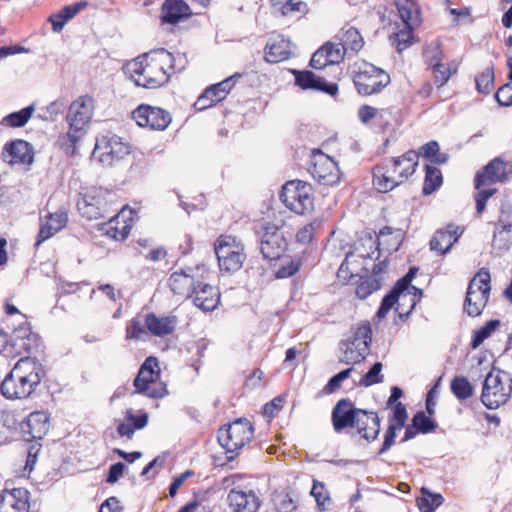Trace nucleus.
Here are the masks:
<instances>
[{
  "label": "nucleus",
  "mask_w": 512,
  "mask_h": 512,
  "mask_svg": "<svg viewBox=\"0 0 512 512\" xmlns=\"http://www.w3.org/2000/svg\"><path fill=\"white\" fill-rule=\"evenodd\" d=\"M191 16L190 7L183 0H165L161 8L163 23L176 24Z\"/></svg>",
  "instance_id": "obj_36"
},
{
  "label": "nucleus",
  "mask_w": 512,
  "mask_h": 512,
  "mask_svg": "<svg viewBox=\"0 0 512 512\" xmlns=\"http://www.w3.org/2000/svg\"><path fill=\"white\" fill-rule=\"evenodd\" d=\"M463 234V229L454 224H448L446 228L438 230L430 240V249L440 255L446 254L459 237Z\"/></svg>",
  "instance_id": "obj_27"
},
{
  "label": "nucleus",
  "mask_w": 512,
  "mask_h": 512,
  "mask_svg": "<svg viewBox=\"0 0 512 512\" xmlns=\"http://www.w3.org/2000/svg\"><path fill=\"white\" fill-rule=\"evenodd\" d=\"M272 13L276 16L300 19L309 12V7L302 0H270Z\"/></svg>",
  "instance_id": "obj_31"
},
{
  "label": "nucleus",
  "mask_w": 512,
  "mask_h": 512,
  "mask_svg": "<svg viewBox=\"0 0 512 512\" xmlns=\"http://www.w3.org/2000/svg\"><path fill=\"white\" fill-rule=\"evenodd\" d=\"M422 497L417 499V506L420 512H434L444 502L439 493H431L427 488L421 489Z\"/></svg>",
  "instance_id": "obj_43"
},
{
  "label": "nucleus",
  "mask_w": 512,
  "mask_h": 512,
  "mask_svg": "<svg viewBox=\"0 0 512 512\" xmlns=\"http://www.w3.org/2000/svg\"><path fill=\"white\" fill-rule=\"evenodd\" d=\"M310 494L315 498L317 509L320 512L325 511L327 503H330L331 499L324 484L318 480H313V486Z\"/></svg>",
  "instance_id": "obj_53"
},
{
  "label": "nucleus",
  "mask_w": 512,
  "mask_h": 512,
  "mask_svg": "<svg viewBox=\"0 0 512 512\" xmlns=\"http://www.w3.org/2000/svg\"><path fill=\"white\" fill-rule=\"evenodd\" d=\"M383 280L384 278H372L371 276L361 277L355 288L356 296L362 300L366 299L381 288Z\"/></svg>",
  "instance_id": "obj_45"
},
{
  "label": "nucleus",
  "mask_w": 512,
  "mask_h": 512,
  "mask_svg": "<svg viewBox=\"0 0 512 512\" xmlns=\"http://www.w3.org/2000/svg\"><path fill=\"white\" fill-rule=\"evenodd\" d=\"M339 49L341 60L356 56L364 46V39L357 28L344 26L330 41Z\"/></svg>",
  "instance_id": "obj_21"
},
{
  "label": "nucleus",
  "mask_w": 512,
  "mask_h": 512,
  "mask_svg": "<svg viewBox=\"0 0 512 512\" xmlns=\"http://www.w3.org/2000/svg\"><path fill=\"white\" fill-rule=\"evenodd\" d=\"M254 436L252 423L239 418L218 430V442L225 449L227 460L232 461L239 451L248 444Z\"/></svg>",
  "instance_id": "obj_6"
},
{
  "label": "nucleus",
  "mask_w": 512,
  "mask_h": 512,
  "mask_svg": "<svg viewBox=\"0 0 512 512\" xmlns=\"http://www.w3.org/2000/svg\"><path fill=\"white\" fill-rule=\"evenodd\" d=\"M214 251L220 271L236 272L242 268L246 259L243 245L232 236L221 235L214 244Z\"/></svg>",
  "instance_id": "obj_11"
},
{
  "label": "nucleus",
  "mask_w": 512,
  "mask_h": 512,
  "mask_svg": "<svg viewBox=\"0 0 512 512\" xmlns=\"http://www.w3.org/2000/svg\"><path fill=\"white\" fill-rule=\"evenodd\" d=\"M158 375L159 367L157 358L152 356L147 357L134 379L135 391L133 393H143L148 390V386L154 382Z\"/></svg>",
  "instance_id": "obj_33"
},
{
  "label": "nucleus",
  "mask_w": 512,
  "mask_h": 512,
  "mask_svg": "<svg viewBox=\"0 0 512 512\" xmlns=\"http://www.w3.org/2000/svg\"><path fill=\"white\" fill-rule=\"evenodd\" d=\"M352 428L368 442L375 441L380 433V419L376 412L364 409L358 410Z\"/></svg>",
  "instance_id": "obj_25"
},
{
  "label": "nucleus",
  "mask_w": 512,
  "mask_h": 512,
  "mask_svg": "<svg viewBox=\"0 0 512 512\" xmlns=\"http://www.w3.org/2000/svg\"><path fill=\"white\" fill-rule=\"evenodd\" d=\"M415 273L416 268L411 267L408 273L400 278L393 288L384 296L376 313L378 318H385L398 301H405L406 298H410V284Z\"/></svg>",
  "instance_id": "obj_19"
},
{
  "label": "nucleus",
  "mask_w": 512,
  "mask_h": 512,
  "mask_svg": "<svg viewBox=\"0 0 512 512\" xmlns=\"http://www.w3.org/2000/svg\"><path fill=\"white\" fill-rule=\"evenodd\" d=\"M372 342V329L370 323L360 325L355 329L351 339L340 343L343 357L340 359L345 364H356L363 361L370 350Z\"/></svg>",
  "instance_id": "obj_10"
},
{
  "label": "nucleus",
  "mask_w": 512,
  "mask_h": 512,
  "mask_svg": "<svg viewBox=\"0 0 512 512\" xmlns=\"http://www.w3.org/2000/svg\"><path fill=\"white\" fill-rule=\"evenodd\" d=\"M147 331L153 336L164 337L172 334L178 323L175 315L157 316L155 313H147L144 316Z\"/></svg>",
  "instance_id": "obj_28"
},
{
  "label": "nucleus",
  "mask_w": 512,
  "mask_h": 512,
  "mask_svg": "<svg viewBox=\"0 0 512 512\" xmlns=\"http://www.w3.org/2000/svg\"><path fill=\"white\" fill-rule=\"evenodd\" d=\"M280 198L292 212L304 215L312 211L314 197L312 186L302 180H290L282 187Z\"/></svg>",
  "instance_id": "obj_9"
},
{
  "label": "nucleus",
  "mask_w": 512,
  "mask_h": 512,
  "mask_svg": "<svg viewBox=\"0 0 512 512\" xmlns=\"http://www.w3.org/2000/svg\"><path fill=\"white\" fill-rule=\"evenodd\" d=\"M426 174L423 185V194L429 195L436 191L442 185V174L441 171L430 165L425 166Z\"/></svg>",
  "instance_id": "obj_46"
},
{
  "label": "nucleus",
  "mask_w": 512,
  "mask_h": 512,
  "mask_svg": "<svg viewBox=\"0 0 512 512\" xmlns=\"http://www.w3.org/2000/svg\"><path fill=\"white\" fill-rule=\"evenodd\" d=\"M399 430H401V428L388 423V428L384 433V441L378 450L377 455L386 453L395 444L397 431Z\"/></svg>",
  "instance_id": "obj_60"
},
{
  "label": "nucleus",
  "mask_w": 512,
  "mask_h": 512,
  "mask_svg": "<svg viewBox=\"0 0 512 512\" xmlns=\"http://www.w3.org/2000/svg\"><path fill=\"white\" fill-rule=\"evenodd\" d=\"M240 474H231L223 478L225 488L233 486L228 495L227 502L233 512H257L262 504L259 490L251 483L240 484Z\"/></svg>",
  "instance_id": "obj_5"
},
{
  "label": "nucleus",
  "mask_w": 512,
  "mask_h": 512,
  "mask_svg": "<svg viewBox=\"0 0 512 512\" xmlns=\"http://www.w3.org/2000/svg\"><path fill=\"white\" fill-rule=\"evenodd\" d=\"M4 310L7 315L4 323L8 329L16 327L17 325H23L28 322L27 316L21 313L13 304L6 302L4 305Z\"/></svg>",
  "instance_id": "obj_51"
},
{
  "label": "nucleus",
  "mask_w": 512,
  "mask_h": 512,
  "mask_svg": "<svg viewBox=\"0 0 512 512\" xmlns=\"http://www.w3.org/2000/svg\"><path fill=\"white\" fill-rule=\"evenodd\" d=\"M76 205L79 213L88 220L105 218L107 202L101 189L93 187L79 194Z\"/></svg>",
  "instance_id": "obj_18"
},
{
  "label": "nucleus",
  "mask_w": 512,
  "mask_h": 512,
  "mask_svg": "<svg viewBox=\"0 0 512 512\" xmlns=\"http://www.w3.org/2000/svg\"><path fill=\"white\" fill-rule=\"evenodd\" d=\"M19 429L24 441L41 440L48 432L49 416L44 411H34L20 423Z\"/></svg>",
  "instance_id": "obj_22"
},
{
  "label": "nucleus",
  "mask_w": 512,
  "mask_h": 512,
  "mask_svg": "<svg viewBox=\"0 0 512 512\" xmlns=\"http://www.w3.org/2000/svg\"><path fill=\"white\" fill-rule=\"evenodd\" d=\"M291 54L290 40L280 35L271 38L265 47V60L269 63H279L287 60Z\"/></svg>",
  "instance_id": "obj_34"
},
{
  "label": "nucleus",
  "mask_w": 512,
  "mask_h": 512,
  "mask_svg": "<svg viewBox=\"0 0 512 512\" xmlns=\"http://www.w3.org/2000/svg\"><path fill=\"white\" fill-rule=\"evenodd\" d=\"M418 166V154L409 150L400 157H391L373 168V184L381 193H387L412 176Z\"/></svg>",
  "instance_id": "obj_4"
},
{
  "label": "nucleus",
  "mask_w": 512,
  "mask_h": 512,
  "mask_svg": "<svg viewBox=\"0 0 512 512\" xmlns=\"http://www.w3.org/2000/svg\"><path fill=\"white\" fill-rule=\"evenodd\" d=\"M494 68L487 67L481 74L475 78L476 89L479 93L489 94L494 87Z\"/></svg>",
  "instance_id": "obj_52"
},
{
  "label": "nucleus",
  "mask_w": 512,
  "mask_h": 512,
  "mask_svg": "<svg viewBox=\"0 0 512 512\" xmlns=\"http://www.w3.org/2000/svg\"><path fill=\"white\" fill-rule=\"evenodd\" d=\"M341 61L339 49L328 41L312 55L310 66L314 69H323L328 65L339 64Z\"/></svg>",
  "instance_id": "obj_35"
},
{
  "label": "nucleus",
  "mask_w": 512,
  "mask_h": 512,
  "mask_svg": "<svg viewBox=\"0 0 512 512\" xmlns=\"http://www.w3.org/2000/svg\"><path fill=\"white\" fill-rule=\"evenodd\" d=\"M27 490L15 488L0 494V512H28Z\"/></svg>",
  "instance_id": "obj_30"
},
{
  "label": "nucleus",
  "mask_w": 512,
  "mask_h": 512,
  "mask_svg": "<svg viewBox=\"0 0 512 512\" xmlns=\"http://www.w3.org/2000/svg\"><path fill=\"white\" fill-rule=\"evenodd\" d=\"M401 241V230H394L390 226H385L382 229H380L378 236L376 239H372V237H369L368 242L370 247H375V251H372L371 253L361 254V257L363 258H373V255L375 252H377L376 259L380 256V247L383 246V249L387 250L388 252L391 251H397L400 245Z\"/></svg>",
  "instance_id": "obj_26"
},
{
  "label": "nucleus",
  "mask_w": 512,
  "mask_h": 512,
  "mask_svg": "<svg viewBox=\"0 0 512 512\" xmlns=\"http://www.w3.org/2000/svg\"><path fill=\"white\" fill-rule=\"evenodd\" d=\"M418 154V158L420 156L429 160L433 164L442 165L448 162L449 155L447 153L440 152L439 143L435 140H432L419 148V151H416Z\"/></svg>",
  "instance_id": "obj_39"
},
{
  "label": "nucleus",
  "mask_w": 512,
  "mask_h": 512,
  "mask_svg": "<svg viewBox=\"0 0 512 512\" xmlns=\"http://www.w3.org/2000/svg\"><path fill=\"white\" fill-rule=\"evenodd\" d=\"M186 64L187 59L184 55L175 56L160 48L127 62L124 71L136 86L156 89L165 85L172 73L182 71Z\"/></svg>",
  "instance_id": "obj_1"
},
{
  "label": "nucleus",
  "mask_w": 512,
  "mask_h": 512,
  "mask_svg": "<svg viewBox=\"0 0 512 512\" xmlns=\"http://www.w3.org/2000/svg\"><path fill=\"white\" fill-rule=\"evenodd\" d=\"M359 408L347 398L340 399L333 407L331 422L335 432L340 433L346 428H352Z\"/></svg>",
  "instance_id": "obj_24"
},
{
  "label": "nucleus",
  "mask_w": 512,
  "mask_h": 512,
  "mask_svg": "<svg viewBox=\"0 0 512 512\" xmlns=\"http://www.w3.org/2000/svg\"><path fill=\"white\" fill-rule=\"evenodd\" d=\"M419 25H404V28L394 34V44L399 52L412 44L413 30Z\"/></svg>",
  "instance_id": "obj_54"
},
{
  "label": "nucleus",
  "mask_w": 512,
  "mask_h": 512,
  "mask_svg": "<svg viewBox=\"0 0 512 512\" xmlns=\"http://www.w3.org/2000/svg\"><path fill=\"white\" fill-rule=\"evenodd\" d=\"M434 82L438 87L443 86L451 77L452 71L449 66L441 63L431 68Z\"/></svg>",
  "instance_id": "obj_61"
},
{
  "label": "nucleus",
  "mask_w": 512,
  "mask_h": 512,
  "mask_svg": "<svg viewBox=\"0 0 512 512\" xmlns=\"http://www.w3.org/2000/svg\"><path fill=\"white\" fill-rule=\"evenodd\" d=\"M423 55L425 63L429 66V68L442 63L443 51L441 50L438 43H431L430 45H427L424 49Z\"/></svg>",
  "instance_id": "obj_57"
},
{
  "label": "nucleus",
  "mask_w": 512,
  "mask_h": 512,
  "mask_svg": "<svg viewBox=\"0 0 512 512\" xmlns=\"http://www.w3.org/2000/svg\"><path fill=\"white\" fill-rule=\"evenodd\" d=\"M34 111L35 105L31 104L17 112H12L5 116L1 124L14 128L23 127L30 120Z\"/></svg>",
  "instance_id": "obj_42"
},
{
  "label": "nucleus",
  "mask_w": 512,
  "mask_h": 512,
  "mask_svg": "<svg viewBox=\"0 0 512 512\" xmlns=\"http://www.w3.org/2000/svg\"><path fill=\"white\" fill-rule=\"evenodd\" d=\"M130 154V146L117 135L98 137L93 150V157L103 166H113Z\"/></svg>",
  "instance_id": "obj_13"
},
{
  "label": "nucleus",
  "mask_w": 512,
  "mask_h": 512,
  "mask_svg": "<svg viewBox=\"0 0 512 512\" xmlns=\"http://www.w3.org/2000/svg\"><path fill=\"white\" fill-rule=\"evenodd\" d=\"M242 77V74L235 73L228 78L224 79L223 81L213 84L206 89H211L212 91L210 94V97L213 98L212 101H215L216 103H219L220 101L224 100L227 96V94L231 91V89L234 87L236 81Z\"/></svg>",
  "instance_id": "obj_40"
},
{
  "label": "nucleus",
  "mask_w": 512,
  "mask_h": 512,
  "mask_svg": "<svg viewBox=\"0 0 512 512\" xmlns=\"http://www.w3.org/2000/svg\"><path fill=\"white\" fill-rule=\"evenodd\" d=\"M323 221L315 218L310 223L304 225L296 233V241L300 244H309L314 239L315 233L322 227Z\"/></svg>",
  "instance_id": "obj_49"
},
{
  "label": "nucleus",
  "mask_w": 512,
  "mask_h": 512,
  "mask_svg": "<svg viewBox=\"0 0 512 512\" xmlns=\"http://www.w3.org/2000/svg\"><path fill=\"white\" fill-rule=\"evenodd\" d=\"M353 82L360 95L369 96L386 87L390 83V76L384 70L363 62L354 73Z\"/></svg>",
  "instance_id": "obj_12"
},
{
  "label": "nucleus",
  "mask_w": 512,
  "mask_h": 512,
  "mask_svg": "<svg viewBox=\"0 0 512 512\" xmlns=\"http://www.w3.org/2000/svg\"><path fill=\"white\" fill-rule=\"evenodd\" d=\"M412 423L422 434L433 432L437 428L436 422L431 419L430 415L426 416L422 411L417 412L413 416Z\"/></svg>",
  "instance_id": "obj_56"
},
{
  "label": "nucleus",
  "mask_w": 512,
  "mask_h": 512,
  "mask_svg": "<svg viewBox=\"0 0 512 512\" xmlns=\"http://www.w3.org/2000/svg\"><path fill=\"white\" fill-rule=\"evenodd\" d=\"M193 303L203 311H213L220 302L218 289L210 284L198 283L193 290Z\"/></svg>",
  "instance_id": "obj_29"
},
{
  "label": "nucleus",
  "mask_w": 512,
  "mask_h": 512,
  "mask_svg": "<svg viewBox=\"0 0 512 512\" xmlns=\"http://www.w3.org/2000/svg\"><path fill=\"white\" fill-rule=\"evenodd\" d=\"M495 99L501 106L512 105V84L507 83L501 86L495 93Z\"/></svg>",
  "instance_id": "obj_63"
},
{
  "label": "nucleus",
  "mask_w": 512,
  "mask_h": 512,
  "mask_svg": "<svg viewBox=\"0 0 512 512\" xmlns=\"http://www.w3.org/2000/svg\"><path fill=\"white\" fill-rule=\"evenodd\" d=\"M491 276L487 269H480L470 280L463 303V312L470 317L480 316L490 297Z\"/></svg>",
  "instance_id": "obj_8"
},
{
  "label": "nucleus",
  "mask_w": 512,
  "mask_h": 512,
  "mask_svg": "<svg viewBox=\"0 0 512 512\" xmlns=\"http://www.w3.org/2000/svg\"><path fill=\"white\" fill-rule=\"evenodd\" d=\"M382 368L383 366L381 362L374 363L369 371L363 375L359 385L369 387L374 384L382 383L384 380V376L381 374Z\"/></svg>",
  "instance_id": "obj_55"
},
{
  "label": "nucleus",
  "mask_w": 512,
  "mask_h": 512,
  "mask_svg": "<svg viewBox=\"0 0 512 512\" xmlns=\"http://www.w3.org/2000/svg\"><path fill=\"white\" fill-rule=\"evenodd\" d=\"M132 118L138 126L157 131L165 130L172 121L168 111L147 104L139 105L132 112Z\"/></svg>",
  "instance_id": "obj_17"
},
{
  "label": "nucleus",
  "mask_w": 512,
  "mask_h": 512,
  "mask_svg": "<svg viewBox=\"0 0 512 512\" xmlns=\"http://www.w3.org/2000/svg\"><path fill=\"white\" fill-rule=\"evenodd\" d=\"M46 371L35 357H21L0 383V393L8 400H22L32 396L40 386Z\"/></svg>",
  "instance_id": "obj_2"
},
{
  "label": "nucleus",
  "mask_w": 512,
  "mask_h": 512,
  "mask_svg": "<svg viewBox=\"0 0 512 512\" xmlns=\"http://www.w3.org/2000/svg\"><path fill=\"white\" fill-rule=\"evenodd\" d=\"M4 155L10 157L9 163L11 164H31L33 162L32 147L24 140L6 143Z\"/></svg>",
  "instance_id": "obj_37"
},
{
  "label": "nucleus",
  "mask_w": 512,
  "mask_h": 512,
  "mask_svg": "<svg viewBox=\"0 0 512 512\" xmlns=\"http://www.w3.org/2000/svg\"><path fill=\"white\" fill-rule=\"evenodd\" d=\"M295 83L303 90H316L324 92L330 96L338 93V85L336 83H328L323 77L315 75L312 71L293 70Z\"/></svg>",
  "instance_id": "obj_23"
},
{
  "label": "nucleus",
  "mask_w": 512,
  "mask_h": 512,
  "mask_svg": "<svg viewBox=\"0 0 512 512\" xmlns=\"http://www.w3.org/2000/svg\"><path fill=\"white\" fill-rule=\"evenodd\" d=\"M312 166L309 171L320 184L333 186L340 180V170L337 162L320 150L313 152Z\"/></svg>",
  "instance_id": "obj_16"
},
{
  "label": "nucleus",
  "mask_w": 512,
  "mask_h": 512,
  "mask_svg": "<svg viewBox=\"0 0 512 512\" xmlns=\"http://www.w3.org/2000/svg\"><path fill=\"white\" fill-rule=\"evenodd\" d=\"M421 295L422 290L410 284V298H406L405 301H398L396 303L397 306L395 307V310L399 312L400 317H407L410 314Z\"/></svg>",
  "instance_id": "obj_48"
},
{
  "label": "nucleus",
  "mask_w": 512,
  "mask_h": 512,
  "mask_svg": "<svg viewBox=\"0 0 512 512\" xmlns=\"http://www.w3.org/2000/svg\"><path fill=\"white\" fill-rule=\"evenodd\" d=\"M512 394V377L502 370H492L485 377L481 402L488 409L505 404Z\"/></svg>",
  "instance_id": "obj_7"
},
{
  "label": "nucleus",
  "mask_w": 512,
  "mask_h": 512,
  "mask_svg": "<svg viewBox=\"0 0 512 512\" xmlns=\"http://www.w3.org/2000/svg\"><path fill=\"white\" fill-rule=\"evenodd\" d=\"M408 419L406 406L397 402L393 407L392 416L389 418L388 423L395 425L399 428H404Z\"/></svg>",
  "instance_id": "obj_59"
},
{
  "label": "nucleus",
  "mask_w": 512,
  "mask_h": 512,
  "mask_svg": "<svg viewBox=\"0 0 512 512\" xmlns=\"http://www.w3.org/2000/svg\"><path fill=\"white\" fill-rule=\"evenodd\" d=\"M42 341L40 336L33 332L29 321L23 325L11 328L9 351L10 356L33 355L40 352Z\"/></svg>",
  "instance_id": "obj_14"
},
{
  "label": "nucleus",
  "mask_w": 512,
  "mask_h": 512,
  "mask_svg": "<svg viewBox=\"0 0 512 512\" xmlns=\"http://www.w3.org/2000/svg\"><path fill=\"white\" fill-rule=\"evenodd\" d=\"M498 326H500L499 320L495 319L488 321L480 329L474 331L470 346L473 349L479 347L484 342V340L487 339L492 334V332L496 330Z\"/></svg>",
  "instance_id": "obj_50"
},
{
  "label": "nucleus",
  "mask_w": 512,
  "mask_h": 512,
  "mask_svg": "<svg viewBox=\"0 0 512 512\" xmlns=\"http://www.w3.org/2000/svg\"><path fill=\"white\" fill-rule=\"evenodd\" d=\"M93 114L94 99L89 95H81L69 105L65 117L68 131L59 135L56 142L66 155H75L77 144L86 135Z\"/></svg>",
  "instance_id": "obj_3"
},
{
  "label": "nucleus",
  "mask_w": 512,
  "mask_h": 512,
  "mask_svg": "<svg viewBox=\"0 0 512 512\" xmlns=\"http://www.w3.org/2000/svg\"><path fill=\"white\" fill-rule=\"evenodd\" d=\"M450 390L460 402L474 394V387L465 376H455L450 382Z\"/></svg>",
  "instance_id": "obj_41"
},
{
  "label": "nucleus",
  "mask_w": 512,
  "mask_h": 512,
  "mask_svg": "<svg viewBox=\"0 0 512 512\" xmlns=\"http://www.w3.org/2000/svg\"><path fill=\"white\" fill-rule=\"evenodd\" d=\"M394 5L404 25L421 24V9L417 0H394Z\"/></svg>",
  "instance_id": "obj_38"
},
{
  "label": "nucleus",
  "mask_w": 512,
  "mask_h": 512,
  "mask_svg": "<svg viewBox=\"0 0 512 512\" xmlns=\"http://www.w3.org/2000/svg\"><path fill=\"white\" fill-rule=\"evenodd\" d=\"M512 175V162L500 157L492 159L475 176V188L480 189L487 184L506 181Z\"/></svg>",
  "instance_id": "obj_20"
},
{
  "label": "nucleus",
  "mask_w": 512,
  "mask_h": 512,
  "mask_svg": "<svg viewBox=\"0 0 512 512\" xmlns=\"http://www.w3.org/2000/svg\"><path fill=\"white\" fill-rule=\"evenodd\" d=\"M260 243V251L267 260L279 259L285 251L287 243L278 226L273 223H265L257 231Z\"/></svg>",
  "instance_id": "obj_15"
},
{
  "label": "nucleus",
  "mask_w": 512,
  "mask_h": 512,
  "mask_svg": "<svg viewBox=\"0 0 512 512\" xmlns=\"http://www.w3.org/2000/svg\"><path fill=\"white\" fill-rule=\"evenodd\" d=\"M145 322L142 316L133 317L126 325V340H141L147 334Z\"/></svg>",
  "instance_id": "obj_47"
},
{
  "label": "nucleus",
  "mask_w": 512,
  "mask_h": 512,
  "mask_svg": "<svg viewBox=\"0 0 512 512\" xmlns=\"http://www.w3.org/2000/svg\"><path fill=\"white\" fill-rule=\"evenodd\" d=\"M193 269H181L173 272L169 277V287L174 294L191 298L195 288V281L192 275Z\"/></svg>",
  "instance_id": "obj_32"
},
{
  "label": "nucleus",
  "mask_w": 512,
  "mask_h": 512,
  "mask_svg": "<svg viewBox=\"0 0 512 512\" xmlns=\"http://www.w3.org/2000/svg\"><path fill=\"white\" fill-rule=\"evenodd\" d=\"M273 501L278 512H293L298 506V496L293 491L275 493Z\"/></svg>",
  "instance_id": "obj_44"
},
{
  "label": "nucleus",
  "mask_w": 512,
  "mask_h": 512,
  "mask_svg": "<svg viewBox=\"0 0 512 512\" xmlns=\"http://www.w3.org/2000/svg\"><path fill=\"white\" fill-rule=\"evenodd\" d=\"M45 222L48 223V225L53 226V228H57L58 231H61L68 222V215L64 211L51 213L48 215Z\"/></svg>",
  "instance_id": "obj_64"
},
{
  "label": "nucleus",
  "mask_w": 512,
  "mask_h": 512,
  "mask_svg": "<svg viewBox=\"0 0 512 512\" xmlns=\"http://www.w3.org/2000/svg\"><path fill=\"white\" fill-rule=\"evenodd\" d=\"M352 371L353 368H348L331 377L324 387L325 392L328 394L335 392L341 386V383L350 376Z\"/></svg>",
  "instance_id": "obj_62"
},
{
  "label": "nucleus",
  "mask_w": 512,
  "mask_h": 512,
  "mask_svg": "<svg viewBox=\"0 0 512 512\" xmlns=\"http://www.w3.org/2000/svg\"><path fill=\"white\" fill-rule=\"evenodd\" d=\"M302 261L299 258L290 259L287 263L282 264L275 272L277 279L289 278L295 275L301 268Z\"/></svg>",
  "instance_id": "obj_58"
}]
</instances>
